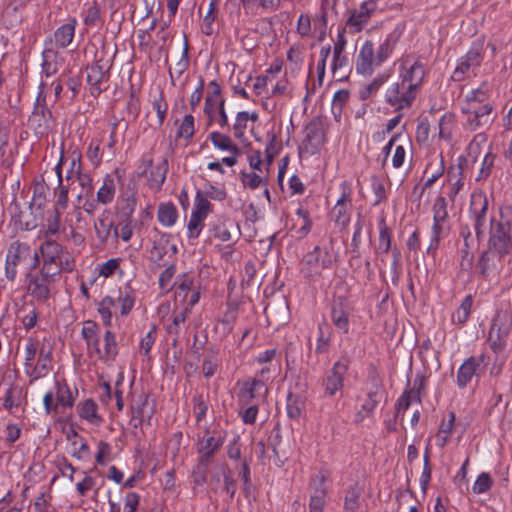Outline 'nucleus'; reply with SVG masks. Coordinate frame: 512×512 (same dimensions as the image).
I'll return each mask as SVG.
<instances>
[{"label":"nucleus","instance_id":"1","mask_svg":"<svg viewBox=\"0 0 512 512\" xmlns=\"http://www.w3.org/2000/svg\"><path fill=\"white\" fill-rule=\"evenodd\" d=\"M40 263L38 250H32L26 242L15 240L7 248L4 267L5 278L13 283L17 278L19 267L28 265V270H35L40 266Z\"/></svg>","mask_w":512,"mask_h":512},{"label":"nucleus","instance_id":"2","mask_svg":"<svg viewBox=\"0 0 512 512\" xmlns=\"http://www.w3.org/2000/svg\"><path fill=\"white\" fill-rule=\"evenodd\" d=\"M61 274L49 269L36 268L28 270L24 275V283L27 294L37 303H46L55 290L56 282Z\"/></svg>","mask_w":512,"mask_h":512},{"label":"nucleus","instance_id":"3","mask_svg":"<svg viewBox=\"0 0 512 512\" xmlns=\"http://www.w3.org/2000/svg\"><path fill=\"white\" fill-rule=\"evenodd\" d=\"M490 223L488 249L501 260L512 251V220L495 222L491 217Z\"/></svg>","mask_w":512,"mask_h":512},{"label":"nucleus","instance_id":"4","mask_svg":"<svg viewBox=\"0 0 512 512\" xmlns=\"http://www.w3.org/2000/svg\"><path fill=\"white\" fill-rule=\"evenodd\" d=\"M512 330V312L497 311L489 330L488 341L495 352L502 351Z\"/></svg>","mask_w":512,"mask_h":512},{"label":"nucleus","instance_id":"5","mask_svg":"<svg viewBox=\"0 0 512 512\" xmlns=\"http://www.w3.org/2000/svg\"><path fill=\"white\" fill-rule=\"evenodd\" d=\"M11 219L22 231H32L44 222V210L29 204L28 209L23 211L20 204L13 200L10 204Z\"/></svg>","mask_w":512,"mask_h":512},{"label":"nucleus","instance_id":"6","mask_svg":"<svg viewBox=\"0 0 512 512\" xmlns=\"http://www.w3.org/2000/svg\"><path fill=\"white\" fill-rule=\"evenodd\" d=\"M225 441V433L211 434L208 429L205 430L203 437L197 440V453L199 467H209L214 456L219 452Z\"/></svg>","mask_w":512,"mask_h":512},{"label":"nucleus","instance_id":"7","mask_svg":"<svg viewBox=\"0 0 512 512\" xmlns=\"http://www.w3.org/2000/svg\"><path fill=\"white\" fill-rule=\"evenodd\" d=\"M39 256L42 258L40 268L56 271L61 274L62 271H72L71 267L63 265V246L54 240H46L39 247Z\"/></svg>","mask_w":512,"mask_h":512},{"label":"nucleus","instance_id":"8","mask_svg":"<svg viewBox=\"0 0 512 512\" xmlns=\"http://www.w3.org/2000/svg\"><path fill=\"white\" fill-rule=\"evenodd\" d=\"M333 263L332 256L326 250L315 246L313 251L308 252L301 262V272L306 277L321 275L322 270L329 269Z\"/></svg>","mask_w":512,"mask_h":512},{"label":"nucleus","instance_id":"9","mask_svg":"<svg viewBox=\"0 0 512 512\" xmlns=\"http://www.w3.org/2000/svg\"><path fill=\"white\" fill-rule=\"evenodd\" d=\"M86 80L90 86V93L92 96L97 97L103 91L107 90V83L110 78L109 67L106 68L102 64V60H97L95 64L87 66L86 69Z\"/></svg>","mask_w":512,"mask_h":512},{"label":"nucleus","instance_id":"10","mask_svg":"<svg viewBox=\"0 0 512 512\" xmlns=\"http://www.w3.org/2000/svg\"><path fill=\"white\" fill-rule=\"evenodd\" d=\"M488 206V199L484 193H473L471 195L470 210L474 217V228L478 239L484 236Z\"/></svg>","mask_w":512,"mask_h":512},{"label":"nucleus","instance_id":"11","mask_svg":"<svg viewBox=\"0 0 512 512\" xmlns=\"http://www.w3.org/2000/svg\"><path fill=\"white\" fill-rule=\"evenodd\" d=\"M374 389L367 394V399L362 404L361 409L355 414V422L360 423L370 417L379 403L386 400L385 390L381 380L377 376L372 378Z\"/></svg>","mask_w":512,"mask_h":512},{"label":"nucleus","instance_id":"12","mask_svg":"<svg viewBox=\"0 0 512 512\" xmlns=\"http://www.w3.org/2000/svg\"><path fill=\"white\" fill-rule=\"evenodd\" d=\"M42 91H40L37 101L34 106V110L29 119L30 124L35 130L36 134L43 135L48 132L53 122V116L50 109L47 107L45 102V96L41 100Z\"/></svg>","mask_w":512,"mask_h":512},{"label":"nucleus","instance_id":"13","mask_svg":"<svg viewBox=\"0 0 512 512\" xmlns=\"http://www.w3.org/2000/svg\"><path fill=\"white\" fill-rule=\"evenodd\" d=\"M305 138L300 146V153L306 151L314 153L324 142V129L320 118L314 117L305 126Z\"/></svg>","mask_w":512,"mask_h":512},{"label":"nucleus","instance_id":"14","mask_svg":"<svg viewBox=\"0 0 512 512\" xmlns=\"http://www.w3.org/2000/svg\"><path fill=\"white\" fill-rule=\"evenodd\" d=\"M349 359L342 358L334 363L331 371L324 380L325 394L334 396L344 385V376L348 371Z\"/></svg>","mask_w":512,"mask_h":512},{"label":"nucleus","instance_id":"15","mask_svg":"<svg viewBox=\"0 0 512 512\" xmlns=\"http://www.w3.org/2000/svg\"><path fill=\"white\" fill-rule=\"evenodd\" d=\"M352 308L344 297H338L332 302L331 319L334 326L341 332H349Z\"/></svg>","mask_w":512,"mask_h":512},{"label":"nucleus","instance_id":"16","mask_svg":"<svg viewBox=\"0 0 512 512\" xmlns=\"http://www.w3.org/2000/svg\"><path fill=\"white\" fill-rule=\"evenodd\" d=\"M415 96V92L413 90H409L407 85H405V88L403 89L402 82L395 83L393 87L387 91L386 101L392 106H396L397 110H400L410 107Z\"/></svg>","mask_w":512,"mask_h":512},{"label":"nucleus","instance_id":"17","mask_svg":"<svg viewBox=\"0 0 512 512\" xmlns=\"http://www.w3.org/2000/svg\"><path fill=\"white\" fill-rule=\"evenodd\" d=\"M325 476L318 474L311 479V485L314 489L310 496L309 512H323L326 505L327 490L324 486Z\"/></svg>","mask_w":512,"mask_h":512},{"label":"nucleus","instance_id":"18","mask_svg":"<svg viewBox=\"0 0 512 512\" xmlns=\"http://www.w3.org/2000/svg\"><path fill=\"white\" fill-rule=\"evenodd\" d=\"M485 357L483 355L479 357H470L464 361L460 366L457 374V385L460 388H464L472 380L473 376L477 375V371L484 365Z\"/></svg>","mask_w":512,"mask_h":512},{"label":"nucleus","instance_id":"19","mask_svg":"<svg viewBox=\"0 0 512 512\" xmlns=\"http://www.w3.org/2000/svg\"><path fill=\"white\" fill-rule=\"evenodd\" d=\"M52 347L43 345L38 353L37 364L32 366L31 371L27 370V374L32 376L34 380L44 377L51 369Z\"/></svg>","mask_w":512,"mask_h":512},{"label":"nucleus","instance_id":"20","mask_svg":"<svg viewBox=\"0 0 512 512\" xmlns=\"http://www.w3.org/2000/svg\"><path fill=\"white\" fill-rule=\"evenodd\" d=\"M373 65H375L374 45L372 41L367 40L359 51L356 60V71L364 75L371 74Z\"/></svg>","mask_w":512,"mask_h":512},{"label":"nucleus","instance_id":"21","mask_svg":"<svg viewBox=\"0 0 512 512\" xmlns=\"http://www.w3.org/2000/svg\"><path fill=\"white\" fill-rule=\"evenodd\" d=\"M95 232L102 244H105L113 231L114 238L119 237L118 229L115 226L109 212H104L94 224Z\"/></svg>","mask_w":512,"mask_h":512},{"label":"nucleus","instance_id":"22","mask_svg":"<svg viewBox=\"0 0 512 512\" xmlns=\"http://www.w3.org/2000/svg\"><path fill=\"white\" fill-rule=\"evenodd\" d=\"M42 57V71L46 77L55 75L64 65L63 57L54 49H45Z\"/></svg>","mask_w":512,"mask_h":512},{"label":"nucleus","instance_id":"23","mask_svg":"<svg viewBox=\"0 0 512 512\" xmlns=\"http://www.w3.org/2000/svg\"><path fill=\"white\" fill-rule=\"evenodd\" d=\"M424 76V66L418 61L414 62L402 77V88L404 89L405 85H407L409 90H413L415 92V90L421 85Z\"/></svg>","mask_w":512,"mask_h":512},{"label":"nucleus","instance_id":"24","mask_svg":"<svg viewBox=\"0 0 512 512\" xmlns=\"http://www.w3.org/2000/svg\"><path fill=\"white\" fill-rule=\"evenodd\" d=\"M9 142V129L0 123V165L5 169H11L15 162V152L7 151Z\"/></svg>","mask_w":512,"mask_h":512},{"label":"nucleus","instance_id":"25","mask_svg":"<svg viewBox=\"0 0 512 512\" xmlns=\"http://www.w3.org/2000/svg\"><path fill=\"white\" fill-rule=\"evenodd\" d=\"M55 389L54 393L56 398V403L59 407V410L65 413L66 408H72L75 402V396L73 395L70 387L65 381L56 380L55 381Z\"/></svg>","mask_w":512,"mask_h":512},{"label":"nucleus","instance_id":"26","mask_svg":"<svg viewBox=\"0 0 512 512\" xmlns=\"http://www.w3.org/2000/svg\"><path fill=\"white\" fill-rule=\"evenodd\" d=\"M62 163L63 156H61L59 163L55 167V171L58 177V191L56 192V202L53 208H58V210L64 211L67 208L68 204V192L70 189V184H63L62 177Z\"/></svg>","mask_w":512,"mask_h":512},{"label":"nucleus","instance_id":"27","mask_svg":"<svg viewBox=\"0 0 512 512\" xmlns=\"http://www.w3.org/2000/svg\"><path fill=\"white\" fill-rule=\"evenodd\" d=\"M351 202L350 190L344 187L341 197L337 200L336 205L332 210V216L337 224L345 226L349 222L347 216V203Z\"/></svg>","mask_w":512,"mask_h":512},{"label":"nucleus","instance_id":"28","mask_svg":"<svg viewBox=\"0 0 512 512\" xmlns=\"http://www.w3.org/2000/svg\"><path fill=\"white\" fill-rule=\"evenodd\" d=\"M76 24V19L72 18L55 31L54 38L57 46L66 48L72 42Z\"/></svg>","mask_w":512,"mask_h":512},{"label":"nucleus","instance_id":"29","mask_svg":"<svg viewBox=\"0 0 512 512\" xmlns=\"http://www.w3.org/2000/svg\"><path fill=\"white\" fill-rule=\"evenodd\" d=\"M98 405L93 399H86L77 405V411L81 418L91 424H100L102 417L97 413Z\"/></svg>","mask_w":512,"mask_h":512},{"label":"nucleus","instance_id":"30","mask_svg":"<svg viewBox=\"0 0 512 512\" xmlns=\"http://www.w3.org/2000/svg\"><path fill=\"white\" fill-rule=\"evenodd\" d=\"M332 333V327L325 320L318 324L316 354H325L329 351Z\"/></svg>","mask_w":512,"mask_h":512},{"label":"nucleus","instance_id":"31","mask_svg":"<svg viewBox=\"0 0 512 512\" xmlns=\"http://www.w3.org/2000/svg\"><path fill=\"white\" fill-rule=\"evenodd\" d=\"M168 169V160L167 158H163L162 161L155 167V169L150 172L148 185L151 189L157 192L162 189V185L165 182Z\"/></svg>","mask_w":512,"mask_h":512},{"label":"nucleus","instance_id":"32","mask_svg":"<svg viewBox=\"0 0 512 512\" xmlns=\"http://www.w3.org/2000/svg\"><path fill=\"white\" fill-rule=\"evenodd\" d=\"M481 62V54L478 50H470L466 56L456 67L453 77L455 80H460L461 76L469 70L471 66H479Z\"/></svg>","mask_w":512,"mask_h":512},{"label":"nucleus","instance_id":"33","mask_svg":"<svg viewBox=\"0 0 512 512\" xmlns=\"http://www.w3.org/2000/svg\"><path fill=\"white\" fill-rule=\"evenodd\" d=\"M62 212L63 211L58 210V208L47 210L46 217L44 216V221H46V223L41 224L43 227H45L46 238L56 235L59 232L60 217Z\"/></svg>","mask_w":512,"mask_h":512},{"label":"nucleus","instance_id":"34","mask_svg":"<svg viewBox=\"0 0 512 512\" xmlns=\"http://www.w3.org/2000/svg\"><path fill=\"white\" fill-rule=\"evenodd\" d=\"M103 340H104V350L101 351L100 348H97V354H98L99 359L114 360L118 354L115 335L110 330H107L104 334Z\"/></svg>","mask_w":512,"mask_h":512},{"label":"nucleus","instance_id":"35","mask_svg":"<svg viewBox=\"0 0 512 512\" xmlns=\"http://www.w3.org/2000/svg\"><path fill=\"white\" fill-rule=\"evenodd\" d=\"M157 217L159 222L167 227L174 225L178 218V212L175 205L171 202L161 203L158 207Z\"/></svg>","mask_w":512,"mask_h":512},{"label":"nucleus","instance_id":"36","mask_svg":"<svg viewBox=\"0 0 512 512\" xmlns=\"http://www.w3.org/2000/svg\"><path fill=\"white\" fill-rule=\"evenodd\" d=\"M209 139L213 145L220 150L229 151L234 155H238L240 153L239 147L234 144L231 138L227 135L221 134L220 132H211Z\"/></svg>","mask_w":512,"mask_h":512},{"label":"nucleus","instance_id":"37","mask_svg":"<svg viewBox=\"0 0 512 512\" xmlns=\"http://www.w3.org/2000/svg\"><path fill=\"white\" fill-rule=\"evenodd\" d=\"M377 1L378 0H368L362 3L359 13H353L349 17L348 23L360 29L361 25L367 22L370 13L375 9Z\"/></svg>","mask_w":512,"mask_h":512},{"label":"nucleus","instance_id":"38","mask_svg":"<svg viewBox=\"0 0 512 512\" xmlns=\"http://www.w3.org/2000/svg\"><path fill=\"white\" fill-rule=\"evenodd\" d=\"M473 305V296L471 294L467 295L457 310L452 315V322L459 325H464L471 314Z\"/></svg>","mask_w":512,"mask_h":512},{"label":"nucleus","instance_id":"39","mask_svg":"<svg viewBox=\"0 0 512 512\" xmlns=\"http://www.w3.org/2000/svg\"><path fill=\"white\" fill-rule=\"evenodd\" d=\"M115 182L112 176L106 175L103 185L97 192V201L101 204H109L113 201L115 195Z\"/></svg>","mask_w":512,"mask_h":512},{"label":"nucleus","instance_id":"40","mask_svg":"<svg viewBox=\"0 0 512 512\" xmlns=\"http://www.w3.org/2000/svg\"><path fill=\"white\" fill-rule=\"evenodd\" d=\"M305 407L304 398L301 395L289 392L287 395V414L291 419H298Z\"/></svg>","mask_w":512,"mask_h":512},{"label":"nucleus","instance_id":"41","mask_svg":"<svg viewBox=\"0 0 512 512\" xmlns=\"http://www.w3.org/2000/svg\"><path fill=\"white\" fill-rule=\"evenodd\" d=\"M208 93L205 98L204 113L212 118L216 105L215 98L221 94V86L217 81H211L208 85Z\"/></svg>","mask_w":512,"mask_h":512},{"label":"nucleus","instance_id":"42","mask_svg":"<svg viewBox=\"0 0 512 512\" xmlns=\"http://www.w3.org/2000/svg\"><path fill=\"white\" fill-rule=\"evenodd\" d=\"M361 493L362 490L357 484L350 486L346 491L344 508L350 512H356L360 506Z\"/></svg>","mask_w":512,"mask_h":512},{"label":"nucleus","instance_id":"43","mask_svg":"<svg viewBox=\"0 0 512 512\" xmlns=\"http://www.w3.org/2000/svg\"><path fill=\"white\" fill-rule=\"evenodd\" d=\"M259 390L266 391L265 383L263 380L254 379L249 386H246L243 389H241L239 397L242 401L248 403L257 397V395L259 394Z\"/></svg>","mask_w":512,"mask_h":512},{"label":"nucleus","instance_id":"44","mask_svg":"<svg viewBox=\"0 0 512 512\" xmlns=\"http://www.w3.org/2000/svg\"><path fill=\"white\" fill-rule=\"evenodd\" d=\"M22 389L19 386H12L7 389L4 397L3 406L5 409L11 411L14 407H19L21 404Z\"/></svg>","mask_w":512,"mask_h":512},{"label":"nucleus","instance_id":"45","mask_svg":"<svg viewBox=\"0 0 512 512\" xmlns=\"http://www.w3.org/2000/svg\"><path fill=\"white\" fill-rule=\"evenodd\" d=\"M447 218V201L445 197L439 196L435 199L433 205V222L445 225Z\"/></svg>","mask_w":512,"mask_h":512},{"label":"nucleus","instance_id":"46","mask_svg":"<svg viewBox=\"0 0 512 512\" xmlns=\"http://www.w3.org/2000/svg\"><path fill=\"white\" fill-rule=\"evenodd\" d=\"M81 157V153L77 150H75L72 153L71 167L67 171V175L65 177V181L67 182V184H70V186L74 184V182L77 179V176L82 171Z\"/></svg>","mask_w":512,"mask_h":512},{"label":"nucleus","instance_id":"47","mask_svg":"<svg viewBox=\"0 0 512 512\" xmlns=\"http://www.w3.org/2000/svg\"><path fill=\"white\" fill-rule=\"evenodd\" d=\"M211 208V203L204 197L203 193L201 191H197L195 205L191 214L205 219L211 211Z\"/></svg>","mask_w":512,"mask_h":512},{"label":"nucleus","instance_id":"48","mask_svg":"<svg viewBox=\"0 0 512 512\" xmlns=\"http://www.w3.org/2000/svg\"><path fill=\"white\" fill-rule=\"evenodd\" d=\"M147 405H148V400L146 397L140 408H137L136 410L133 409V417L131 419V423L134 428L140 427L146 418L148 419V421L151 419V417L153 415V408H150L148 411Z\"/></svg>","mask_w":512,"mask_h":512},{"label":"nucleus","instance_id":"49","mask_svg":"<svg viewBox=\"0 0 512 512\" xmlns=\"http://www.w3.org/2000/svg\"><path fill=\"white\" fill-rule=\"evenodd\" d=\"M173 314H174L173 322H172V324L167 326L166 330H167V333H169L171 335L179 336L180 325L185 322L188 314H190V308L185 307L178 312L174 311Z\"/></svg>","mask_w":512,"mask_h":512},{"label":"nucleus","instance_id":"50","mask_svg":"<svg viewBox=\"0 0 512 512\" xmlns=\"http://www.w3.org/2000/svg\"><path fill=\"white\" fill-rule=\"evenodd\" d=\"M388 76L379 75L371 83L364 85L359 90V97L361 100L368 99L372 94L376 93L379 88L386 82Z\"/></svg>","mask_w":512,"mask_h":512},{"label":"nucleus","instance_id":"51","mask_svg":"<svg viewBox=\"0 0 512 512\" xmlns=\"http://www.w3.org/2000/svg\"><path fill=\"white\" fill-rule=\"evenodd\" d=\"M188 67H189V45H188L187 38L185 37L182 56H181L180 60L175 64L174 70L169 69V74H170L171 79H173L174 73L177 74V77H180L188 69Z\"/></svg>","mask_w":512,"mask_h":512},{"label":"nucleus","instance_id":"52","mask_svg":"<svg viewBox=\"0 0 512 512\" xmlns=\"http://www.w3.org/2000/svg\"><path fill=\"white\" fill-rule=\"evenodd\" d=\"M349 96L350 93L346 89L339 90L334 94L332 101V113L336 119L341 116L342 109L348 102Z\"/></svg>","mask_w":512,"mask_h":512},{"label":"nucleus","instance_id":"53","mask_svg":"<svg viewBox=\"0 0 512 512\" xmlns=\"http://www.w3.org/2000/svg\"><path fill=\"white\" fill-rule=\"evenodd\" d=\"M445 230L446 229H445L444 224L433 222L430 244L427 248L428 254L433 255L436 252V250L439 248L440 240H441L442 234L444 233Z\"/></svg>","mask_w":512,"mask_h":512},{"label":"nucleus","instance_id":"54","mask_svg":"<svg viewBox=\"0 0 512 512\" xmlns=\"http://www.w3.org/2000/svg\"><path fill=\"white\" fill-rule=\"evenodd\" d=\"M472 111L476 114V117L481 119V124L490 126L493 122V118L491 117L493 106L490 103H485L484 105H473Z\"/></svg>","mask_w":512,"mask_h":512},{"label":"nucleus","instance_id":"55","mask_svg":"<svg viewBox=\"0 0 512 512\" xmlns=\"http://www.w3.org/2000/svg\"><path fill=\"white\" fill-rule=\"evenodd\" d=\"M444 160L442 155L436 157L434 160H431L425 169V174L428 176L434 177V179H439L444 173Z\"/></svg>","mask_w":512,"mask_h":512},{"label":"nucleus","instance_id":"56","mask_svg":"<svg viewBox=\"0 0 512 512\" xmlns=\"http://www.w3.org/2000/svg\"><path fill=\"white\" fill-rule=\"evenodd\" d=\"M152 107L157 113V127H161L168 110V104L166 103L162 92L159 94L158 98L153 100Z\"/></svg>","mask_w":512,"mask_h":512},{"label":"nucleus","instance_id":"57","mask_svg":"<svg viewBox=\"0 0 512 512\" xmlns=\"http://www.w3.org/2000/svg\"><path fill=\"white\" fill-rule=\"evenodd\" d=\"M194 133V117L190 114L186 115L178 128L177 137L190 139L193 137Z\"/></svg>","mask_w":512,"mask_h":512},{"label":"nucleus","instance_id":"58","mask_svg":"<svg viewBox=\"0 0 512 512\" xmlns=\"http://www.w3.org/2000/svg\"><path fill=\"white\" fill-rule=\"evenodd\" d=\"M248 112L241 111L236 115L235 123L233 125L234 137L241 139L244 137L245 129L247 128Z\"/></svg>","mask_w":512,"mask_h":512},{"label":"nucleus","instance_id":"59","mask_svg":"<svg viewBox=\"0 0 512 512\" xmlns=\"http://www.w3.org/2000/svg\"><path fill=\"white\" fill-rule=\"evenodd\" d=\"M395 41H392L390 38H387L378 48L377 54L375 56V65H381L390 55L394 48Z\"/></svg>","mask_w":512,"mask_h":512},{"label":"nucleus","instance_id":"60","mask_svg":"<svg viewBox=\"0 0 512 512\" xmlns=\"http://www.w3.org/2000/svg\"><path fill=\"white\" fill-rule=\"evenodd\" d=\"M425 382L426 378L423 375H417L413 382V387L405 391L406 394L409 395V397L416 401L421 402V392L425 389Z\"/></svg>","mask_w":512,"mask_h":512},{"label":"nucleus","instance_id":"61","mask_svg":"<svg viewBox=\"0 0 512 512\" xmlns=\"http://www.w3.org/2000/svg\"><path fill=\"white\" fill-rule=\"evenodd\" d=\"M32 206L43 210L46 204L45 186L41 183H36L33 187V197L30 203Z\"/></svg>","mask_w":512,"mask_h":512},{"label":"nucleus","instance_id":"62","mask_svg":"<svg viewBox=\"0 0 512 512\" xmlns=\"http://www.w3.org/2000/svg\"><path fill=\"white\" fill-rule=\"evenodd\" d=\"M492 484L493 480L491 476L488 473L483 472L476 479L473 485V492L476 494L485 493L492 487Z\"/></svg>","mask_w":512,"mask_h":512},{"label":"nucleus","instance_id":"63","mask_svg":"<svg viewBox=\"0 0 512 512\" xmlns=\"http://www.w3.org/2000/svg\"><path fill=\"white\" fill-rule=\"evenodd\" d=\"M378 249L387 253L391 249V235L384 219L381 220Z\"/></svg>","mask_w":512,"mask_h":512},{"label":"nucleus","instance_id":"64","mask_svg":"<svg viewBox=\"0 0 512 512\" xmlns=\"http://www.w3.org/2000/svg\"><path fill=\"white\" fill-rule=\"evenodd\" d=\"M101 22V10L100 5L94 1L88 8L86 16L84 17V23L88 26H96Z\"/></svg>","mask_w":512,"mask_h":512}]
</instances>
